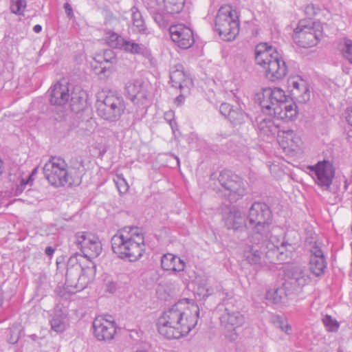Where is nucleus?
Instances as JSON below:
<instances>
[{"label": "nucleus", "mask_w": 352, "mask_h": 352, "mask_svg": "<svg viewBox=\"0 0 352 352\" xmlns=\"http://www.w3.org/2000/svg\"><path fill=\"white\" fill-rule=\"evenodd\" d=\"M51 327L57 333H61L65 330L64 323L60 318H54L52 320Z\"/></svg>", "instance_id": "33"}, {"label": "nucleus", "mask_w": 352, "mask_h": 352, "mask_svg": "<svg viewBox=\"0 0 352 352\" xmlns=\"http://www.w3.org/2000/svg\"><path fill=\"white\" fill-rule=\"evenodd\" d=\"M41 30H42V28L40 25H36L34 27V31L36 33L40 32L41 31Z\"/></svg>", "instance_id": "45"}, {"label": "nucleus", "mask_w": 352, "mask_h": 352, "mask_svg": "<svg viewBox=\"0 0 352 352\" xmlns=\"http://www.w3.org/2000/svg\"><path fill=\"white\" fill-rule=\"evenodd\" d=\"M162 267L166 271L182 272L185 269L186 263L179 257L170 254H165L161 259Z\"/></svg>", "instance_id": "20"}, {"label": "nucleus", "mask_w": 352, "mask_h": 352, "mask_svg": "<svg viewBox=\"0 0 352 352\" xmlns=\"http://www.w3.org/2000/svg\"><path fill=\"white\" fill-rule=\"evenodd\" d=\"M214 27L223 40H234L240 31V19L236 10L230 5L221 6L215 17Z\"/></svg>", "instance_id": "4"}, {"label": "nucleus", "mask_w": 352, "mask_h": 352, "mask_svg": "<svg viewBox=\"0 0 352 352\" xmlns=\"http://www.w3.org/2000/svg\"><path fill=\"white\" fill-rule=\"evenodd\" d=\"M323 34L322 25L311 19H300L292 35L296 43L302 47L316 45Z\"/></svg>", "instance_id": "5"}, {"label": "nucleus", "mask_w": 352, "mask_h": 352, "mask_svg": "<svg viewBox=\"0 0 352 352\" xmlns=\"http://www.w3.org/2000/svg\"><path fill=\"white\" fill-rule=\"evenodd\" d=\"M281 329L283 331H284L285 332H286L287 333L291 330V327L287 323H285V324L282 325Z\"/></svg>", "instance_id": "41"}, {"label": "nucleus", "mask_w": 352, "mask_h": 352, "mask_svg": "<svg viewBox=\"0 0 352 352\" xmlns=\"http://www.w3.org/2000/svg\"><path fill=\"white\" fill-rule=\"evenodd\" d=\"M245 256L248 262L252 264H256L260 260L259 254L256 252H253L252 249L245 252Z\"/></svg>", "instance_id": "34"}, {"label": "nucleus", "mask_w": 352, "mask_h": 352, "mask_svg": "<svg viewBox=\"0 0 352 352\" xmlns=\"http://www.w3.org/2000/svg\"><path fill=\"white\" fill-rule=\"evenodd\" d=\"M116 183L118 190L121 193H124L127 191L129 186L126 181L123 178L118 177V179L116 181Z\"/></svg>", "instance_id": "36"}, {"label": "nucleus", "mask_w": 352, "mask_h": 352, "mask_svg": "<svg viewBox=\"0 0 352 352\" xmlns=\"http://www.w3.org/2000/svg\"><path fill=\"white\" fill-rule=\"evenodd\" d=\"M277 140L283 151L291 153L300 148L301 138L294 131H282L278 134Z\"/></svg>", "instance_id": "16"}, {"label": "nucleus", "mask_w": 352, "mask_h": 352, "mask_svg": "<svg viewBox=\"0 0 352 352\" xmlns=\"http://www.w3.org/2000/svg\"><path fill=\"white\" fill-rule=\"evenodd\" d=\"M43 173L49 183L54 186L61 187L72 184L68 165L60 157H51L44 166Z\"/></svg>", "instance_id": "6"}, {"label": "nucleus", "mask_w": 352, "mask_h": 352, "mask_svg": "<svg viewBox=\"0 0 352 352\" xmlns=\"http://www.w3.org/2000/svg\"><path fill=\"white\" fill-rule=\"evenodd\" d=\"M199 309L191 300L182 299L164 311L157 320V331L168 339H179L197 325Z\"/></svg>", "instance_id": "1"}, {"label": "nucleus", "mask_w": 352, "mask_h": 352, "mask_svg": "<svg viewBox=\"0 0 352 352\" xmlns=\"http://www.w3.org/2000/svg\"><path fill=\"white\" fill-rule=\"evenodd\" d=\"M170 78L173 86L179 88L180 90L186 89L189 91L193 87V81L190 74L182 66L173 69Z\"/></svg>", "instance_id": "18"}, {"label": "nucleus", "mask_w": 352, "mask_h": 352, "mask_svg": "<svg viewBox=\"0 0 352 352\" xmlns=\"http://www.w3.org/2000/svg\"><path fill=\"white\" fill-rule=\"evenodd\" d=\"M54 252V249L50 246L47 247L45 249V254L49 256H52Z\"/></svg>", "instance_id": "39"}, {"label": "nucleus", "mask_w": 352, "mask_h": 352, "mask_svg": "<svg viewBox=\"0 0 352 352\" xmlns=\"http://www.w3.org/2000/svg\"><path fill=\"white\" fill-rule=\"evenodd\" d=\"M2 173V162L0 160V175Z\"/></svg>", "instance_id": "47"}, {"label": "nucleus", "mask_w": 352, "mask_h": 352, "mask_svg": "<svg viewBox=\"0 0 352 352\" xmlns=\"http://www.w3.org/2000/svg\"><path fill=\"white\" fill-rule=\"evenodd\" d=\"M255 61L262 69L265 78L272 82L283 79L287 73V65L280 55L266 43L256 46Z\"/></svg>", "instance_id": "3"}, {"label": "nucleus", "mask_w": 352, "mask_h": 352, "mask_svg": "<svg viewBox=\"0 0 352 352\" xmlns=\"http://www.w3.org/2000/svg\"><path fill=\"white\" fill-rule=\"evenodd\" d=\"M284 98L272 112L271 116L285 122L294 120L298 115V106L289 94L286 93Z\"/></svg>", "instance_id": "14"}, {"label": "nucleus", "mask_w": 352, "mask_h": 352, "mask_svg": "<svg viewBox=\"0 0 352 352\" xmlns=\"http://www.w3.org/2000/svg\"><path fill=\"white\" fill-rule=\"evenodd\" d=\"M338 50L342 55L352 64V40L342 38L338 43Z\"/></svg>", "instance_id": "23"}, {"label": "nucleus", "mask_w": 352, "mask_h": 352, "mask_svg": "<svg viewBox=\"0 0 352 352\" xmlns=\"http://www.w3.org/2000/svg\"><path fill=\"white\" fill-rule=\"evenodd\" d=\"M111 248L121 259L131 262L138 261L146 250L143 230L137 226H126L118 230L111 238Z\"/></svg>", "instance_id": "2"}, {"label": "nucleus", "mask_w": 352, "mask_h": 352, "mask_svg": "<svg viewBox=\"0 0 352 352\" xmlns=\"http://www.w3.org/2000/svg\"><path fill=\"white\" fill-rule=\"evenodd\" d=\"M133 23L135 24L137 26H142V20H137V21H134Z\"/></svg>", "instance_id": "46"}, {"label": "nucleus", "mask_w": 352, "mask_h": 352, "mask_svg": "<svg viewBox=\"0 0 352 352\" xmlns=\"http://www.w3.org/2000/svg\"><path fill=\"white\" fill-rule=\"evenodd\" d=\"M232 108L228 103H223L220 106V111L225 116H230Z\"/></svg>", "instance_id": "37"}, {"label": "nucleus", "mask_w": 352, "mask_h": 352, "mask_svg": "<svg viewBox=\"0 0 352 352\" xmlns=\"http://www.w3.org/2000/svg\"><path fill=\"white\" fill-rule=\"evenodd\" d=\"M106 37L107 44L114 48H120V44L123 41V38L113 32H109Z\"/></svg>", "instance_id": "28"}, {"label": "nucleus", "mask_w": 352, "mask_h": 352, "mask_svg": "<svg viewBox=\"0 0 352 352\" xmlns=\"http://www.w3.org/2000/svg\"><path fill=\"white\" fill-rule=\"evenodd\" d=\"M309 267L310 271L316 276L322 274L326 268V263L322 250L318 247H314L311 251Z\"/></svg>", "instance_id": "19"}, {"label": "nucleus", "mask_w": 352, "mask_h": 352, "mask_svg": "<svg viewBox=\"0 0 352 352\" xmlns=\"http://www.w3.org/2000/svg\"><path fill=\"white\" fill-rule=\"evenodd\" d=\"M320 12L319 8L315 6L314 4H308L305 6L304 12L307 16V19H311L316 16Z\"/></svg>", "instance_id": "32"}, {"label": "nucleus", "mask_w": 352, "mask_h": 352, "mask_svg": "<svg viewBox=\"0 0 352 352\" xmlns=\"http://www.w3.org/2000/svg\"><path fill=\"white\" fill-rule=\"evenodd\" d=\"M286 91L278 87H267L262 88L256 94V99L261 107L262 111L271 116L278 104L283 100Z\"/></svg>", "instance_id": "7"}, {"label": "nucleus", "mask_w": 352, "mask_h": 352, "mask_svg": "<svg viewBox=\"0 0 352 352\" xmlns=\"http://www.w3.org/2000/svg\"><path fill=\"white\" fill-rule=\"evenodd\" d=\"M32 181H33L32 175H30V176H28V178H25V179L19 177V184H17V186L15 190V194L16 195L21 194L24 190V189L25 188V187L28 184H30L32 185Z\"/></svg>", "instance_id": "31"}, {"label": "nucleus", "mask_w": 352, "mask_h": 352, "mask_svg": "<svg viewBox=\"0 0 352 352\" xmlns=\"http://www.w3.org/2000/svg\"><path fill=\"white\" fill-rule=\"evenodd\" d=\"M219 181L223 186L231 191L238 192L241 189V179L230 171L222 172L219 176Z\"/></svg>", "instance_id": "22"}, {"label": "nucleus", "mask_w": 352, "mask_h": 352, "mask_svg": "<svg viewBox=\"0 0 352 352\" xmlns=\"http://www.w3.org/2000/svg\"><path fill=\"white\" fill-rule=\"evenodd\" d=\"M186 0H157L160 9L168 14L180 13L184 7Z\"/></svg>", "instance_id": "21"}, {"label": "nucleus", "mask_w": 352, "mask_h": 352, "mask_svg": "<svg viewBox=\"0 0 352 352\" xmlns=\"http://www.w3.org/2000/svg\"><path fill=\"white\" fill-rule=\"evenodd\" d=\"M124 104L122 99L116 96L107 97L104 102V119L115 120L120 117L124 112Z\"/></svg>", "instance_id": "17"}, {"label": "nucleus", "mask_w": 352, "mask_h": 352, "mask_svg": "<svg viewBox=\"0 0 352 352\" xmlns=\"http://www.w3.org/2000/svg\"><path fill=\"white\" fill-rule=\"evenodd\" d=\"M94 334L96 338L101 341L112 340L116 333L117 326L113 318L109 315L98 316L93 322Z\"/></svg>", "instance_id": "10"}, {"label": "nucleus", "mask_w": 352, "mask_h": 352, "mask_svg": "<svg viewBox=\"0 0 352 352\" xmlns=\"http://www.w3.org/2000/svg\"><path fill=\"white\" fill-rule=\"evenodd\" d=\"M287 87L290 96L297 102L305 103L310 99V90L308 82L300 76L291 75L287 80Z\"/></svg>", "instance_id": "12"}, {"label": "nucleus", "mask_w": 352, "mask_h": 352, "mask_svg": "<svg viewBox=\"0 0 352 352\" xmlns=\"http://www.w3.org/2000/svg\"><path fill=\"white\" fill-rule=\"evenodd\" d=\"M307 169L312 172L315 183L321 188L328 190L335 177L336 170L329 160L319 161L314 166H308Z\"/></svg>", "instance_id": "8"}, {"label": "nucleus", "mask_w": 352, "mask_h": 352, "mask_svg": "<svg viewBox=\"0 0 352 352\" xmlns=\"http://www.w3.org/2000/svg\"><path fill=\"white\" fill-rule=\"evenodd\" d=\"M96 271L94 267H87L82 269V272L79 276V280L82 284L87 285L92 282L95 278Z\"/></svg>", "instance_id": "24"}, {"label": "nucleus", "mask_w": 352, "mask_h": 352, "mask_svg": "<svg viewBox=\"0 0 352 352\" xmlns=\"http://www.w3.org/2000/svg\"><path fill=\"white\" fill-rule=\"evenodd\" d=\"M26 8L25 0H12L10 10L12 13L21 14Z\"/></svg>", "instance_id": "27"}, {"label": "nucleus", "mask_w": 352, "mask_h": 352, "mask_svg": "<svg viewBox=\"0 0 352 352\" xmlns=\"http://www.w3.org/2000/svg\"><path fill=\"white\" fill-rule=\"evenodd\" d=\"M64 8H65L67 14L69 16L72 15V8H71L69 4L65 3V6H64Z\"/></svg>", "instance_id": "40"}, {"label": "nucleus", "mask_w": 352, "mask_h": 352, "mask_svg": "<svg viewBox=\"0 0 352 352\" xmlns=\"http://www.w3.org/2000/svg\"><path fill=\"white\" fill-rule=\"evenodd\" d=\"M284 294L285 290L283 289H276L273 292H267V298L274 303H277L280 302L282 296Z\"/></svg>", "instance_id": "30"}, {"label": "nucleus", "mask_w": 352, "mask_h": 352, "mask_svg": "<svg viewBox=\"0 0 352 352\" xmlns=\"http://www.w3.org/2000/svg\"><path fill=\"white\" fill-rule=\"evenodd\" d=\"M132 54H139L141 52V47L139 44L125 40L124 38L120 44V48Z\"/></svg>", "instance_id": "25"}, {"label": "nucleus", "mask_w": 352, "mask_h": 352, "mask_svg": "<svg viewBox=\"0 0 352 352\" xmlns=\"http://www.w3.org/2000/svg\"><path fill=\"white\" fill-rule=\"evenodd\" d=\"M69 82L65 78L56 82L51 88L50 102L56 106H63L69 100Z\"/></svg>", "instance_id": "15"}, {"label": "nucleus", "mask_w": 352, "mask_h": 352, "mask_svg": "<svg viewBox=\"0 0 352 352\" xmlns=\"http://www.w3.org/2000/svg\"><path fill=\"white\" fill-rule=\"evenodd\" d=\"M347 121H348L349 124L351 125V126L352 127V110H351L348 113Z\"/></svg>", "instance_id": "44"}, {"label": "nucleus", "mask_w": 352, "mask_h": 352, "mask_svg": "<svg viewBox=\"0 0 352 352\" xmlns=\"http://www.w3.org/2000/svg\"><path fill=\"white\" fill-rule=\"evenodd\" d=\"M299 285H304L310 283L311 278L309 276H303L301 278H298Z\"/></svg>", "instance_id": "38"}, {"label": "nucleus", "mask_w": 352, "mask_h": 352, "mask_svg": "<svg viewBox=\"0 0 352 352\" xmlns=\"http://www.w3.org/2000/svg\"><path fill=\"white\" fill-rule=\"evenodd\" d=\"M184 100V96H183L182 95H180V96H179L175 99V102H176L178 105H179V104H181L183 102Z\"/></svg>", "instance_id": "42"}, {"label": "nucleus", "mask_w": 352, "mask_h": 352, "mask_svg": "<svg viewBox=\"0 0 352 352\" xmlns=\"http://www.w3.org/2000/svg\"><path fill=\"white\" fill-rule=\"evenodd\" d=\"M142 83L140 82H130L126 86V91L131 100H134L142 89Z\"/></svg>", "instance_id": "26"}, {"label": "nucleus", "mask_w": 352, "mask_h": 352, "mask_svg": "<svg viewBox=\"0 0 352 352\" xmlns=\"http://www.w3.org/2000/svg\"><path fill=\"white\" fill-rule=\"evenodd\" d=\"M154 19H155V21H157L159 23H161L163 22V19L161 18V16L158 13L155 14Z\"/></svg>", "instance_id": "43"}, {"label": "nucleus", "mask_w": 352, "mask_h": 352, "mask_svg": "<svg viewBox=\"0 0 352 352\" xmlns=\"http://www.w3.org/2000/svg\"><path fill=\"white\" fill-rule=\"evenodd\" d=\"M322 321L329 331H336L339 329L340 324L338 322L331 316H325Z\"/></svg>", "instance_id": "29"}, {"label": "nucleus", "mask_w": 352, "mask_h": 352, "mask_svg": "<svg viewBox=\"0 0 352 352\" xmlns=\"http://www.w3.org/2000/svg\"><path fill=\"white\" fill-rule=\"evenodd\" d=\"M172 41L179 48L186 50L195 43L193 31L187 25L178 23L169 28Z\"/></svg>", "instance_id": "11"}, {"label": "nucleus", "mask_w": 352, "mask_h": 352, "mask_svg": "<svg viewBox=\"0 0 352 352\" xmlns=\"http://www.w3.org/2000/svg\"><path fill=\"white\" fill-rule=\"evenodd\" d=\"M104 61H105L106 63H108V62H109V60H107V59H104Z\"/></svg>", "instance_id": "48"}, {"label": "nucleus", "mask_w": 352, "mask_h": 352, "mask_svg": "<svg viewBox=\"0 0 352 352\" xmlns=\"http://www.w3.org/2000/svg\"><path fill=\"white\" fill-rule=\"evenodd\" d=\"M102 62H99L98 60H96V58H94V62L91 63L92 68L96 71L97 74H103L107 71L106 67H102Z\"/></svg>", "instance_id": "35"}, {"label": "nucleus", "mask_w": 352, "mask_h": 352, "mask_svg": "<svg viewBox=\"0 0 352 352\" xmlns=\"http://www.w3.org/2000/svg\"><path fill=\"white\" fill-rule=\"evenodd\" d=\"M77 241L80 245L84 256L93 258L99 255L102 246L98 237L91 232H78L76 235Z\"/></svg>", "instance_id": "13"}, {"label": "nucleus", "mask_w": 352, "mask_h": 352, "mask_svg": "<svg viewBox=\"0 0 352 352\" xmlns=\"http://www.w3.org/2000/svg\"><path fill=\"white\" fill-rule=\"evenodd\" d=\"M250 224L258 232L268 230L272 221V214L270 208L263 203L254 204L249 212Z\"/></svg>", "instance_id": "9"}]
</instances>
